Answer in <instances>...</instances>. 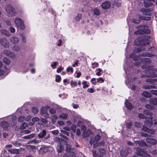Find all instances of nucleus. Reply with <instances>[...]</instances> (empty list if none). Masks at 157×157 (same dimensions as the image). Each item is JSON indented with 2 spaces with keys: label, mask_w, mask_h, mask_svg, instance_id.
I'll return each instance as SVG.
<instances>
[{
  "label": "nucleus",
  "mask_w": 157,
  "mask_h": 157,
  "mask_svg": "<svg viewBox=\"0 0 157 157\" xmlns=\"http://www.w3.org/2000/svg\"><path fill=\"white\" fill-rule=\"evenodd\" d=\"M6 10L9 17L15 16L16 14V12L13 7L10 5H7L6 8Z\"/></svg>",
  "instance_id": "f257e3e1"
},
{
  "label": "nucleus",
  "mask_w": 157,
  "mask_h": 157,
  "mask_svg": "<svg viewBox=\"0 0 157 157\" xmlns=\"http://www.w3.org/2000/svg\"><path fill=\"white\" fill-rule=\"evenodd\" d=\"M151 19V18L150 17H142L139 14L137 16L136 19L135 17H134L131 20V21L132 22L138 24L140 23L141 19L146 21H149Z\"/></svg>",
  "instance_id": "f03ea898"
},
{
  "label": "nucleus",
  "mask_w": 157,
  "mask_h": 157,
  "mask_svg": "<svg viewBox=\"0 0 157 157\" xmlns=\"http://www.w3.org/2000/svg\"><path fill=\"white\" fill-rule=\"evenodd\" d=\"M14 22L17 27L21 29H25V26L23 21L20 18L17 17L14 20Z\"/></svg>",
  "instance_id": "7ed1b4c3"
},
{
  "label": "nucleus",
  "mask_w": 157,
  "mask_h": 157,
  "mask_svg": "<svg viewBox=\"0 0 157 157\" xmlns=\"http://www.w3.org/2000/svg\"><path fill=\"white\" fill-rule=\"evenodd\" d=\"M135 154L139 156H142L143 157H150L149 154L146 153L145 151L139 147H137L136 148Z\"/></svg>",
  "instance_id": "20e7f679"
},
{
  "label": "nucleus",
  "mask_w": 157,
  "mask_h": 157,
  "mask_svg": "<svg viewBox=\"0 0 157 157\" xmlns=\"http://www.w3.org/2000/svg\"><path fill=\"white\" fill-rule=\"evenodd\" d=\"M101 136L98 135H97L95 136L91 137L90 143L91 144H94L93 147L96 148L97 147V144L100 139Z\"/></svg>",
  "instance_id": "39448f33"
},
{
  "label": "nucleus",
  "mask_w": 157,
  "mask_h": 157,
  "mask_svg": "<svg viewBox=\"0 0 157 157\" xmlns=\"http://www.w3.org/2000/svg\"><path fill=\"white\" fill-rule=\"evenodd\" d=\"M156 71V70L154 69H150L149 71H147L146 72L145 74L144 75H142V77L144 78L145 76H147L149 77H154L157 76V75H155L154 73Z\"/></svg>",
  "instance_id": "423d86ee"
},
{
  "label": "nucleus",
  "mask_w": 157,
  "mask_h": 157,
  "mask_svg": "<svg viewBox=\"0 0 157 157\" xmlns=\"http://www.w3.org/2000/svg\"><path fill=\"white\" fill-rule=\"evenodd\" d=\"M0 43L6 48H8L9 46V43L8 42L7 39L5 38L0 39Z\"/></svg>",
  "instance_id": "0eeeda50"
},
{
  "label": "nucleus",
  "mask_w": 157,
  "mask_h": 157,
  "mask_svg": "<svg viewBox=\"0 0 157 157\" xmlns=\"http://www.w3.org/2000/svg\"><path fill=\"white\" fill-rule=\"evenodd\" d=\"M130 149L129 148H123L120 151V155L122 157H125L130 153Z\"/></svg>",
  "instance_id": "6e6552de"
},
{
  "label": "nucleus",
  "mask_w": 157,
  "mask_h": 157,
  "mask_svg": "<svg viewBox=\"0 0 157 157\" xmlns=\"http://www.w3.org/2000/svg\"><path fill=\"white\" fill-rule=\"evenodd\" d=\"M3 53L6 56L14 59L15 57V54L14 53L10 52V51L5 50L3 51Z\"/></svg>",
  "instance_id": "1a4fd4ad"
},
{
  "label": "nucleus",
  "mask_w": 157,
  "mask_h": 157,
  "mask_svg": "<svg viewBox=\"0 0 157 157\" xmlns=\"http://www.w3.org/2000/svg\"><path fill=\"white\" fill-rule=\"evenodd\" d=\"M111 6V2L108 1H105L101 5L102 8L104 9L109 8Z\"/></svg>",
  "instance_id": "9d476101"
},
{
  "label": "nucleus",
  "mask_w": 157,
  "mask_h": 157,
  "mask_svg": "<svg viewBox=\"0 0 157 157\" xmlns=\"http://www.w3.org/2000/svg\"><path fill=\"white\" fill-rule=\"evenodd\" d=\"M142 40L141 41L139 40V39H136L134 41V44L135 45H143L144 46H146V45H148L149 44V42L147 41L146 43H142Z\"/></svg>",
  "instance_id": "9b49d317"
},
{
  "label": "nucleus",
  "mask_w": 157,
  "mask_h": 157,
  "mask_svg": "<svg viewBox=\"0 0 157 157\" xmlns=\"http://www.w3.org/2000/svg\"><path fill=\"white\" fill-rule=\"evenodd\" d=\"M147 121H144V123L146 125L150 127L152 123V117H147L146 118Z\"/></svg>",
  "instance_id": "f8f14e48"
},
{
  "label": "nucleus",
  "mask_w": 157,
  "mask_h": 157,
  "mask_svg": "<svg viewBox=\"0 0 157 157\" xmlns=\"http://www.w3.org/2000/svg\"><path fill=\"white\" fill-rule=\"evenodd\" d=\"M140 11L143 13V14L144 15H151V13H150V12L151 11V10H148V9L147 10H146L144 8H141L140 10Z\"/></svg>",
  "instance_id": "ddd939ff"
},
{
  "label": "nucleus",
  "mask_w": 157,
  "mask_h": 157,
  "mask_svg": "<svg viewBox=\"0 0 157 157\" xmlns=\"http://www.w3.org/2000/svg\"><path fill=\"white\" fill-rule=\"evenodd\" d=\"M10 42L13 44H17L19 41V39L16 36H13L10 39Z\"/></svg>",
  "instance_id": "4468645a"
},
{
  "label": "nucleus",
  "mask_w": 157,
  "mask_h": 157,
  "mask_svg": "<svg viewBox=\"0 0 157 157\" xmlns=\"http://www.w3.org/2000/svg\"><path fill=\"white\" fill-rule=\"evenodd\" d=\"M50 107L49 106H45L43 107L41 109V113L43 114H48L47 110L50 108Z\"/></svg>",
  "instance_id": "2eb2a0df"
},
{
  "label": "nucleus",
  "mask_w": 157,
  "mask_h": 157,
  "mask_svg": "<svg viewBox=\"0 0 157 157\" xmlns=\"http://www.w3.org/2000/svg\"><path fill=\"white\" fill-rule=\"evenodd\" d=\"M146 141L147 143L152 144H154L156 143L155 139L150 137L147 138H146Z\"/></svg>",
  "instance_id": "dca6fc26"
},
{
  "label": "nucleus",
  "mask_w": 157,
  "mask_h": 157,
  "mask_svg": "<svg viewBox=\"0 0 157 157\" xmlns=\"http://www.w3.org/2000/svg\"><path fill=\"white\" fill-rule=\"evenodd\" d=\"M91 133V131L90 129H87V130L83 131L82 136L84 137L89 136Z\"/></svg>",
  "instance_id": "f3484780"
},
{
  "label": "nucleus",
  "mask_w": 157,
  "mask_h": 157,
  "mask_svg": "<svg viewBox=\"0 0 157 157\" xmlns=\"http://www.w3.org/2000/svg\"><path fill=\"white\" fill-rule=\"evenodd\" d=\"M143 131L148 132L149 133H150L151 134H153L155 132V131L154 129H151L148 128H147L145 127V126H144L143 128L142 129Z\"/></svg>",
  "instance_id": "a211bd4d"
},
{
  "label": "nucleus",
  "mask_w": 157,
  "mask_h": 157,
  "mask_svg": "<svg viewBox=\"0 0 157 157\" xmlns=\"http://www.w3.org/2000/svg\"><path fill=\"white\" fill-rule=\"evenodd\" d=\"M1 125L4 129L6 130H7L10 126V124L6 121L2 122L1 123Z\"/></svg>",
  "instance_id": "6ab92c4d"
},
{
  "label": "nucleus",
  "mask_w": 157,
  "mask_h": 157,
  "mask_svg": "<svg viewBox=\"0 0 157 157\" xmlns=\"http://www.w3.org/2000/svg\"><path fill=\"white\" fill-rule=\"evenodd\" d=\"M10 125L13 126L16 124L17 119L16 117L13 116L12 117V120L10 121Z\"/></svg>",
  "instance_id": "aec40b11"
},
{
  "label": "nucleus",
  "mask_w": 157,
  "mask_h": 157,
  "mask_svg": "<svg viewBox=\"0 0 157 157\" xmlns=\"http://www.w3.org/2000/svg\"><path fill=\"white\" fill-rule=\"evenodd\" d=\"M46 130L44 129L38 134V136L40 138H42L46 135Z\"/></svg>",
  "instance_id": "412c9836"
},
{
  "label": "nucleus",
  "mask_w": 157,
  "mask_h": 157,
  "mask_svg": "<svg viewBox=\"0 0 157 157\" xmlns=\"http://www.w3.org/2000/svg\"><path fill=\"white\" fill-rule=\"evenodd\" d=\"M8 151L13 154H18L19 153V150L16 149H8Z\"/></svg>",
  "instance_id": "4be33fe9"
},
{
  "label": "nucleus",
  "mask_w": 157,
  "mask_h": 157,
  "mask_svg": "<svg viewBox=\"0 0 157 157\" xmlns=\"http://www.w3.org/2000/svg\"><path fill=\"white\" fill-rule=\"evenodd\" d=\"M57 149L59 152H61L64 149V147L62 145L59 144L57 147Z\"/></svg>",
  "instance_id": "5701e85b"
},
{
  "label": "nucleus",
  "mask_w": 157,
  "mask_h": 157,
  "mask_svg": "<svg viewBox=\"0 0 157 157\" xmlns=\"http://www.w3.org/2000/svg\"><path fill=\"white\" fill-rule=\"evenodd\" d=\"M99 152L101 154V155L99 156L98 157H103V155L105 154L106 151L102 148H100L99 149Z\"/></svg>",
  "instance_id": "b1692460"
},
{
  "label": "nucleus",
  "mask_w": 157,
  "mask_h": 157,
  "mask_svg": "<svg viewBox=\"0 0 157 157\" xmlns=\"http://www.w3.org/2000/svg\"><path fill=\"white\" fill-rule=\"evenodd\" d=\"M125 104L126 107L128 109H131L133 108V106L131 103L126 101L125 102Z\"/></svg>",
  "instance_id": "393cba45"
},
{
  "label": "nucleus",
  "mask_w": 157,
  "mask_h": 157,
  "mask_svg": "<svg viewBox=\"0 0 157 157\" xmlns=\"http://www.w3.org/2000/svg\"><path fill=\"white\" fill-rule=\"evenodd\" d=\"M1 33L2 34L8 36H9L10 35V33L6 30L4 29H2L1 30Z\"/></svg>",
  "instance_id": "a878e982"
},
{
  "label": "nucleus",
  "mask_w": 157,
  "mask_h": 157,
  "mask_svg": "<svg viewBox=\"0 0 157 157\" xmlns=\"http://www.w3.org/2000/svg\"><path fill=\"white\" fill-rule=\"evenodd\" d=\"M149 101L151 104L156 105L157 104V99L156 98H151Z\"/></svg>",
  "instance_id": "bb28decb"
},
{
  "label": "nucleus",
  "mask_w": 157,
  "mask_h": 157,
  "mask_svg": "<svg viewBox=\"0 0 157 157\" xmlns=\"http://www.w3.org/2000/svg\"><path fill=\"white\" fill-rule=\"evenodd\" d=\"M135 143L136 144L138 145L140 147H142L145 144L144 142L142 140L135 141Z\"/></svg>",
  "instance_id": "cd10ccee"
},
{
  "label": "nucleus",
  "mask_w": 157,
  "mask_h": 157,
  "mask_svg": "<svg viewBox=\"0 0 157 157\" xmlns=\"http://www.w3.org/2000/svg\"><path fill=\"white\" fill-rule=\"evenodd\" d=\"M3 62L5 64L7 65H9L10 63V60L6 57L3 59Z\"/></svg>",
  "instance_id": "c85d7f7f"
},
{
  "label": "nucleus",
  "mask_w": 157,
  "mask_h": 157,
  "mask_svg": "<svg viewBox=\"0 0 157 157\" xmlns=\"http://www.w3.org/2000/svg\"><path fill=\"white\" fill-rule=\"evenodd\" d=\"M68 115L67 113H62L60 116L59 117L61 119H65L67 117Z\"/></svg>",
  "instance_id": "c756f323"
},
{
  "label": "nucleus",
  "mask_w": 157,
  "mask_h": 157,
  "mask_svg": "<svg viewBox=\"0 0 157 157\" xmlns=\"http://www.w3.org/2000/svg\"><path fill=\"white\" fill-rule=\"evenodd\" d=\"M142 95L147 98H150L151 97V94L147 91L144 92L142 93Z\"/></svg>",
  "instance_id": "7c9ffc66"
},
{
  "label": "nucleus",
  "mask_w": 157,
  "mask_h": 157,
  "mask_svg": "<svg viewBox=\"0 0 157 157\" xmlns=\"http://www.w3.org/2000/svg\"><path fill=\"white\" fill-rule=\"evenodd\" d=\"M41 141L40 140H37L36 139H34L32 140L30 142V143L34 144H37L38 143L40 142Z\"/></svg>",
  "instance_id": "2f4dec72"
},
{
  "label": "nucleus",
  "mask_w": 157,
  "mask_h": 157,
  "mask_svg": "<svg viewBox=\"0 0 157 157\" xmlns=\"http://www.w3.org/2000/svg\"><path fill=\"white\" fill-rule=\"evenodd\" d=\"M94 14L97 15H99L100 14L99 10L97 8H95L93 10Z\"/></svg>",
  "instance_id": "473e14b6"
},
{
  "label": "nucleus",
  "mask_w": 157,
  "mask_h": 157,
  "mask_svg": "<svg viewBox=\"0 0 157 157\" xmlns=\"http://www.w3.org/2000/svg\"><path fill=\"white\" fill-rule=\"evenodd\" d=\"M70 85L72 87H74L77 86V82L76 81L72 80L70 82Z\"/></svg>",
  "instance_id": "72a5a7b5"
},
{
  "label": "nucleus",
  "mask_w": 157,
  "mask_h": 157,
  "mask_svg": "<svg viewBox=\"0 0 157 157\" xmlns=\"http://www.w3.org/2000/svg\"><path fill=\"white\" fill-rule=\"evenodd\" d=\"M66 145H67L66 147V151L67 152H71V149L70 146L68 145L67 143L66 142Z\"/></svg>",
  "instance_id": "f704fd0d"
},
{
  "label": "nucleus",
  "mask_w": 157,
  "mask_h": 157,
  "mask_svg": "<svg viewBox=\"0 0 157 157\" xmlns=\"http://www.w3.org/2000/svg\"><path fill=\"white\" fill-rule=\"evenodd\" d=\"M32 111L34 114L37 113L38 111V109L36 108L33 107L32 108Z\"/></svg>",
  "instance_id": "c9c22d12"
},
{
  "label": "nucleus",
  "mask_w": 157,
  "mask_h": 157,
  "mask_svg": "<svg viewBox=\"0 0 157 157\" xmlns=\"http://www.w3.org/2000/svg\"><path fill=\"white\" fill-rule=\"evenodd\" d=\"M145 89H155V86L154 85H147L144 86Z\"/></svg>",
  "instance_id": "e433bc0d"
},
{
  "label": "nucleus",
  "mask_w": 157,
  "mask_h": 157,
  "mask_svg": "<svg viewBox=\"0 0 157 157\" xmlns=\"http://www.w3.org/2000/svg\"><path fill=\"white\" fill-rule=\"evenodd\" d=\"M20 49V48L18 45H16L14 46L13 48V51H19Z\"/></svg>",
  "instance_id": "4c0bfd02"
},
{
  "label": "nucleus",
  "mask_w": 157,
  "mask_h": 157,
  "mask_svg": "<svg viewBox=\"0 0 157 157\" xmlns=\"http://www.w3.org/2000/svg\"><path fill=\"white\" fill-rule=\"evenodd\" d=\"M27 126V124L26 123H23L21 126V128L22 129H24Z\"/></svg>",
  "instance_id": "58836bf2"
},
{
  "label": "nucleus",
  "mask_w": 157,
  "mask_h": 157,
  "mask_svg": "<svg viewBox=\"0 0 157 157\" xmlns=\"http://www.w3.org/2000/svg\"><path fill=\"white\" fill-rule=\"evenodd\" d=\"M34 135L33 134H31L27 136H25L24 138L25 139H29L31 138L34 136Z\"/></svg>",
  "instance_id": "ea45409f"
},
{
  "label": "nucleus",
  "mask_w": 157,
  "mask_h": 157,
  "mask_svg": "<svg viewBox=\"0 0 157 157\" xmlns=\"http://www.w3.org/2000/svg\"><path fill=\"white\" fill-rule=\"evenodd\" d=\"M41 151H42L43 153H44L47 151V148L45 147H42L40 149Z\"/></svg>",
  "instance_id": "a19ab883"
},
{
  "label": "nucleus",
  "mask_w": 157,
  "mask_h": 157,
  "mask_svg": "<svg viewBox=\"0 0 157 157\" xmlns=\"http://www.w3.org/2000/svg\"><path fill=\"white\" fill-rule=\"evenodd\" d=\"M61 80V78L59 75H56V81L57 82H59Z\"/></svg>",
  "instance_id": "79ce46f5"
},
{
  "label": "nucleus",
  "mask_w": 157,
  "mask_h": 157,
  "mask_svg": "<svg viewBox=\"0 0 157 157\" xmlns=\"http://www.w3.org/2000/svg\"><path fill=\"white\" fill-rule=\"evenodd\" d=\"M32 120L33 122H35L40 120V119L38 117H35L32 118Z\"/></svg>",
  "instance_id": "37998d69"
},
{
  "label": "nucleus",
  "mask_w": 157,
  "mask_h": 157,
  "mask_svg": "<svg viewBox=\"0 0 157 157\" xmlns=\"http://www.w3.org/2000/svg\"><path fill=\"white\" fill-rule=\"evenodd\" d=\"M21 36L22 37L21 40L22 42L24 43H25L26 42L25 36V35L22 34L21 35Z\"/></svg>",
  "instance_id": "c03bdc74"
},
{
  "label": "nucleus",
  "mask_w": 157,
  "mask_h": 157,
  "mask_svg": "<svg viewBox=\"0 0 157 157\" xmlns=\"http://www.w3.org/2000/svg\"><path fill=\"white\" fill-rule=\"evenodd\" d=\"M144 32V30H138L135 32V34H143Z\"/></svg>",
  "instance_id": "a18cd8bd"
},
{
  "label": "nucleus",
  "mask_w": 157,
  "mask_h": 157,
  "mask_svg": "<svg viewBox=\"0 0 157 157\" xmlns=\"http://www.w3.org/2000/svg\"><path fill=\"white\" fill-rule=\"evenodd\" d=\"M25 120V117L24 116H21L18 118V121L21 122Z\"/></svg>",
  "instance_id": "49530a36"
},
{
  "label": "nucleus",
  "mask_w": 157,
  "mask_h": 157,
  "mask_svg": "<svg viewBox=\"0 0 157 157\" xmlns=\"http://www.w3.org/2000/svg\"><path fill=\"white\" fill-rule=\"evenodd\" d=\"M96 71H98L96 73V75L98 76L101 75L100 72L102 71V70L100 68H98L96 70Z\"/></svg>",
  "instance_id": "de8ad7c7"
},
{
  "label": "nucleus",
  "mask_w": 157,
  "mask_h": 157,
  "mask_svg": "<svg viewBox=\"0 0 157 157\" xmlns=\"http://www.w3.org/2000/svg\"><path fill=\"white\" fill-rule=\"evenodd\" d=\"M57 62H53V63H52L51 64V66L52 68L53 69L55 68L57 66Z\"/></svg>",
  "instance_id": "09e8293b"
},
{
  "label": "nucleus",
  "mask_w": 157,
  "mask_h": 157,
  "mask_svg": "<svg viewBox=\"0 0 157 157\" xmlns=\"http://www.w3.org/2000/svg\"><path fill=\"white\" fill-rule=\"evenodd\" d=\"M66 70L67 72H69L70 71L71 73H72L73 71V68L70 67H69L67 68Z\"/></svg>",
  "instance_id": "8fccbe9b"
},
{
  "label": "nucleus",
  "mask_w": 157,
  "mask_h": 157,
  "mask_svg": "<svg viewBox=\"0 0 157 157\" xmlns=\"http://www.w3.org/2000/svg\"><path fill=\"white\" fill-rule=\"evenodd\" d=\"M150 92L152 94L157 95V90H150Z\"/></svg>",
  "instance_id": "3c124183"
},
{
  "label": "nucleus",
  "mask_w": 157,
  "mask_h": 157,
  "mask_svg": "<svg viewBox=\"0 0 157 157\" xmlns=\"http://www.w3.org/2000/svg\"><path fill=\"white\" fill-rule=\"evenodd\" d=\"M82 16L81 14H78V15L75 17V19L76 20L78 21L79 20L82 18Z\"/></svg>",
  "instance_id": "603ef678"
},
{
  "label": "nucleus",
  "mask_w": 157,
  "mask_h": 157,
  "mask_svg": "<svg viewBox=\"0 0 157 157\" xmlns=\"http://www.w3.org/2000/svg\"><path fill=\"white\" fill-rule=\"evenodd\" d=\"M56 112V109L54 108H51L49 110V112L52 114H54Z\"/></svg>",
  "instance_id": "864d4df0"
},
{
  "label": "nucleus",
  "mask_w": 157,
  "mask_h": 157,
  "mask_svg": "<svg viewBox=\"0 0 157 157\" xmlns=\"http://www.w3.org/2000/svg\"><path fill=\"white\" fill-rule=\"evenodd\" d=\"M97 81L99 83H102L104 82V79L101 77H100L97 79Z\"/></svg>",
  "instance_id": "5fc2aeb1"
},
{
  "label": "nucleus",
  "mask_w": 157,
  "mask_h": 157,
  "mask_svg": "<svg viewBox=\"0 0 157 157\" xmlns=\"http://www.w3.org/2000/svg\"><path fill=\"white\" fill-rule=\"evenodd\" d=\"M135 125L136 127L139 128L142 125L140 123L136 122L135 123Z\"/></svg>",
  "instance_id": "6e6d98bb"
},
{
  "label": "nucleus",
  "mask_w": 157,
  "mask_h": 157,
  "mask_svg": "<svg viewBox=\"0 0 157 157\" xmlns=\"http://www.w3.org/2000/svg\"><path fill=\"white\" fill-rule=\"evenodd\" d=\"M9 31L12 33H14L15 31V29L12 27H10L9 29Z\"/></svg>",
  "instance_id": "4d7b16f0"
},
{
  "label": "nucleus",
  "mask_w": 157,
  "mask_h": 157,
  "mask_svg": "<svg viewBox=\"0 0 157 157\" xmlns=\"http://www.w3.org/2000/svg\"><path fill=\"white\" fill-rule=\"evenodd\" d=\"M104 144H105V142H104V141H101L99 143H98L97 144V146H104Z\"/></svg>",
  "instance_id": "13d9d810"
},
{
  "label": "nucleus",
  "mask_w": 157,
  "mask_h": 157,
  "mask_svg": "<svg viewBox=\"0 0 157 157\" xmlns=\"http://www.w3.org/2000/svg\"><path fill=\"white\" fill-rule=\"evenodd\" d=\"M92 152L93 156L94 157H98L99 156H98L96 152V151L92 150Z\"/></svg>",
  "instance_id": "bf43d9fd"
},
{
  "label": "nucleus",
  "mask_w": 157,
  "mask_h": 157,
  "mask_svg": "<svg viewBox=\"0 0 157 157\" xmlns=\"http://www.w3.org/2000/svg\"><path fill=\"white\" fill-rule=\"evenodd\" d=\"M87 91L88 92L91 93H93L94 92V90L92 88H89L87 90Z\"/></svg>",
  "instance_id": "052dcab7"
},
{
  "label": "nucleus",
  "mask_w": 157,
  "mask_h": 157,
  "mask_svg": "<svg viewBox=\"0 0 157 157\" xmlns=\"http://www.w3.org/2000/svg\"><path fill=\"white\" fill-rule=\"evenodd\" d=\"M96 79L95 78H93L91 80V82L93 85H95L96 84V82L95 81Z\"/></svg>",
  "instance_id": "680f3d73"
},
{
  "label": "nucleus",
  "mask_w": 157,
  "mask_h": 157,
  "mask_svg": "<svg viewBox=\"0 0 157 157\" xmlns=\"http://www.w3.org/2000/svg\"><path fill=\"white\" fill-rule=\"evenodd\" d=\"M59 131L58 130H55L51 131V133L54 135H57L59 133Z\"/></svg>",
  "instance_id": "e2e57ef3"
},
{
  "label": "nucleus",
  "mask_w": 157,
  "mask_h": 157,
  "mask_svg": "<svg viewBox=\"0 0 157 157\" xmlns=\"http://www.w3.org/2000/svg\"><path fill=\"white\" fill-rule=\"evenodd\" d=\"M12 145L10 144H8L6 145L5 146V148L7 149V150L8 151V149H11L10 148L12 147Z\"/></svg>",
  "instance_id": "0e129e2a"
},
{
  "label": "nucleus",
  "mask_w": 157,
  "mask_h": 157,
  "mask_svg": "<svg viewBox=\"0 0 157 157\" xmlns=\"http://www.w3.org/2000/svg\"><path fill=\"white\" fill-rule=\"evenodd\" d=\"M132 125V123L131 122H130L127 124L126 127L128 128H131Z\"/></svg>",
  "instance_id": "69168bd1"
},
{
  "label": "nucleus",
  "mask_w": 157,
  "mask_h": 157,
  "mask_svg": "<svg viewBox=\"0 0 157 157\" xmlns=\"http://www.w3.org/2000/svg\"><path fill=\"white\" fill-rule=\"evenodd\" d=\"M5 23L8 26H10L11 25V22L8 20H6L5 21Z\"/></svg>",
  "instance_id": "338daca9"
},
{
  "label": "nucleus",
  "mask_w": 157,
  "mask_h": 157,
  "mask_svg": "<svg viewBox=\"0 0 157 157\" xmlns=\"http://www.w3.org/2000/svg\"><path fill=\"white\" fill-rule=\"evenodd\" d=\"M61 132L62 133H63L67 136H69V133L65 130H61Z\"/></svg>",
  "instance_id": "774afa93"
}]
</instances>
